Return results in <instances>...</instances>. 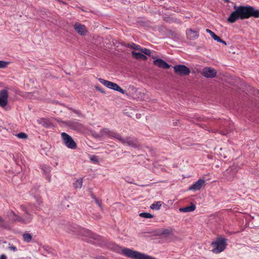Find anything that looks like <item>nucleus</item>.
I'll return each mask as SVG.
<instances>
[{"label":"nucleus","instance_id":"nucleus-1","mask_svg":"<svg viewBox=\"0 0 259 259\" xmlns=\"http://www.w3.org/2000/svg\"><path fill=\"white\" fill-rule=\"evenodd\" d=\"M235 9L227 18L229 23H234L237 20H244L251 17L255 18H259V10L255 9L253 7L250 6H237L235 5L233 7Z\"/></svg>","mask_w":259,"mask_h":259},{"label":"nucleus","instance_id":"nucleus-2","mask_svg":"<svg viewBox=\"0 0 259 259\" xmlns=\"http://www.w3.org/2000/svg\"><path fill=\"white\" fill-rule=\"evenodd\" d=\"M80 235L92 238L97 241V244L100 246H104L106 243V241L103 238L98 235L94 234L90 230L84 228L81 229L79 232Z\"/></svg>","mask_w":259,"mask_h":259},{"label":"nucleus","instance_id":"nucleus-3","mask_svg":"<svg viewBox=\"0 0 259 259\" xmlns=\"http://www.w3.org/2000/svg\"><path fill=\"white\" fill-rule=\"evenodd\" d=\"M211 245L213 247L212 251L215 253H219L224 251L227 245V239L223 237H218L212 241Z\"/></svg>","mask_w":259,"mask_h":259},{"label":"nucleus","instance_id":"nucleus-4","mask_svg":"<svg viewBox=\"0 0 259 259\" xmlns=\"http://www.w3.org/2000/svg\"><path fill=\"white\" fill-rule=\"evenodd\" d=\"M98 80L101 83H102L104 85L106 86L108 88H109L110 89L116 91H118L122 94H126L127 95L126 91L123 90L122 89H121L116 83L106 80L101 78H99L98 79Z\"/></svg>","mask_w":259,"mask_h":259},{"label":"nucleus","instance_id":"nucleus-5","mask_svg":"<svg viewBox=\"0 0 259 259\" xmlns=\"http://www.w3.org/2000/svg\"><path fill=\"white\" fill-rule=\"evenodd\" d=\"M61 137L64 144L68 148L75 149L77 148L76 143L70 136L63 132L61 134Z\"/></svg>","mask_w":259,"mask_h":259},{"label":"nucleus","instance_id":"nucleus-6","mask_svg":"<svg viewBox=\"0 0 259 259\" xmlns=\"http://www.w3.org/2000/svg\"><path fill=\"white\" fill-rule=\"evenodd\" d=\"M173 68L175 73L179 76H187L190 73V69L185 65H176Z\"/></svg>","mask_w":259,"mask_h":259},{"label":"nucleus","instance_id":"nucleus-7","mask_svg":"<svg viewBox=\"0 0 259 259\" xmlns=\"http://www.w3.org/2000/svg\"><path fill=\"white\" fill-rule=\"evenodd\" d=\"M118 140H119L123 144H126L128 146H131L133 148H138L140 146L136 139L130 137L123 139L119 135V137H118Z\"/></svg>","mask_w":259,"mask_h":259},{"label":"nucleus","instance_id":"nucleus-8","mask_svg":"<svg viewBox=\"0 0 259 259\" xmlns=\"http://www.w3.org/2000/svg\"><path fill=\"white\" fill-rule=\"evenodd\" d=\"M61 122L66 126L74 131H79L82 127L81 123L75 120L62 121Z\"/></svg>","mask_w":259,"mask_h":259},{"label":"nucleus","instance_id":"nucleus-9","mask_svg":"<svg viewBox=\"0 0 259 259\" xmlns=\"http://www.w3.org/2000/svg\"><path fill=\"white\" fill-rule=\"evenodd\" d=\"M13 216L11 218V221L13 222H19L22 224H26L29 223L32 220L33 216L30 215L25 218H22L17 215L13 211H11Z\"/></svg>","mask_w":259,"mask_h":259},{"label":"nucleus","instance_id":"nucleus-10","mask_svg":"<svg viewBox=\"0 0 259 259\" xmlns=\"http://www.w3.org/2000/svg\"><path fill=\"white\" fill-rule=\"evenodd\" d=\"M237 170L236 166L230 167L224 172V177L228 181H232L235 177Z\"/></svg>","mask_w":259,"mask_h":259},{"label":"nucleus","instance_id":"nucleus-11","mask_svg":"<svg viewBox=\"0 0 259 259\" xmlns=\"http://www.w3.org/2000/svg\"><path fill=\"white\" fill-rule=\"evenodd\" d=\"M201 75L206 78H213L217 75V71L210 67H205L201 73Z\"/></svg>","mask_w":259,"mask_h":259},{"label":"nucleus","instance_id":"nucleus-12","mask_svg":"<svg viewBox=\"0 0 259 259\" xmlns=\"http://www.w3.org/2000/svg\"><path fill=\"white\" fill-rule=\"evenodd\" d=\"M73 27L75 31L81 36H85L88 32L85 26L79 22H75Z\"/></svg>","mask_w":259,"mask_h":259},{"label":"nucleus","instance_id":"nucleus-13","mask_svg":"<svg viewBox=\"0 0 259 259\" xmlns=\"http://www.w3.org/2000/svg\"><path fill=\"white\" fill-rule=\"evenodd\" d=\"M8 92L3 89L0 91V106L5 107L8 104Z\"/></svg>","mask_w":259,"mask_h":259},{"label":"nucleus","instance_id":"nucleus-14","mask_svg":"<svg viewBox=\"0 0 259 259\" xmlns=\"http://www.w3.org/2000/svg\"><path fill=\"white\" fill-rule=\"evenodd\" d=\"M205 185V181L203 179H199L197 182L189 187L188 190L192 191L199 190Z\"/></svg>","mask_w":259,"mask_h":259},{"label":"nucleus","instance_id":"nucleus-15","mask_svg":"<svg viewBox=\"0 0 259 259\" xmlns=\"http://www.w3.org/2000/svg\"><path fill=\"white\" fill-rule=\"evenodd\" d=\"M153 64L162 69H168L171 65L168 64L166 61L160 58H158L153 61Z\"/></svg>","mask_w":259,"mask_h":259},{"label":"nucleus","instance_id":"nucleus-16","mask_svg":"<svg viewBox=\"0 0 259 259\" xmlns=\"http://www.w3.org/2000/svg\"><path fill=\"white\" fill-rule=\"evenodd\" d=\"M101 134H102V137L104 136H108L110 137H113L115 139H118V137H119V134L117 133L114 132L113 131L109 130L108 128H104L101 130Z\"/></svg>","mask_w":259,"mask_h":259},{"label":"nucleus","instance_id":"nucleus-17","mask_svg":"<svg viewBox=\"0 0 259 259\" xmlns=\"http://www.w3.org/2000/svg\"><path fill=\"white\" fill-rule=\"evenodd\" d=\"M187 38L190 40H195L199 37L198 31L193 30L192 29H188L186 31Z\"/></svg>","mask_w":259,"mask_h":259},{"label":"nucleus","instance_id":"nucleus-18","mask_svg":"<svg viewBox=\"0 0 259 259\" xmlns=\"http://www.w3.org/2000/svg\"><path fill=\"white\" fill-rule=\"evenodd\" d=\"M195 209H196V206H195V204H194L193 203H191V205L189 206H187L185 207L180 208L179 210L181 212H187L193 211L195 210Z\"/></svg>","mask_w":259,"mask_h":259},{"label":"nucleus","instance_id":"nucleus-19","mask_svg":"<svg viewBox=\"0 0 259 259\" xmlns=\"http://www.w3.org/2000/svg\"><path fill=\"white\" fill-rule=\"evenodd\" d=\"M132 54L133 57H134L135 59H140L142 60H146L147 59V56L141 53H138L135 51H133L132 52Z\"/></svg>","mask_w":259,"mask_h":259},{"label":"nucleus","instance_id":"nucleus-20","mask_svg":"<svg viewBox=\"0 0 259 259\" xmlns=\"http://www.w3.org/2000/svg\"><path fill=\"white\" fill-rule=\"evenodd\" d=\"M39 123H40L43 127L47 128L51 127L53 126L52 122L45 118H41L39 121Z\"/></svg>","mask_w":259,"mask_h":259},{"label":"nucleus","instance_id":"nucleus-21","mask_svg":"<svg viewBox=\"0 0 259 259\" xmlns=\"http://www.w3.org/2000/svg\"><path fill=\"white\" fill-rule=\"evenodd\" d=\"M172 232V229L171 228L164 229L161 231L160 234L164 236H167L170 235Z\"/></svg>","mask_w":259,"mask_h":259},{"label":"nucleus","instance_id":"nucleus-22","mask_svg":"<svg viewBox=\"0 0 259 259\" xmlns=\"http://www.w3.org/2000/svg\"><path fill=\"white\" fill-rule=\"evenodd\" d=\"M40 167L45 174H49L50 173L51 170V167L50 166L43 164L40 165Z\"/></svg>","mask_w":259,"mask_h":259},{"label":"nucleus","instance_id":"nucleus-23","mask_svg":"<svg viewBox=\"0 0 259 259\" xmlns=\"http://www.w3.org/2000/svg\"><path fill=\"white\" fill-rule=\"evenodd\" d=\"M23 240L27 243L30 242L32 237V235L29 233H24L23 235Z\"/></svg>","mask_w":259,"mask_h":259},{"label":"nucleus","instance_id":"nucleus-24","mask_svg":"<svg viewBox=\"0 0 259 259\" xmlns=\"http://www.w3.org/2000/svg\"><path fill=\"white\" fill-rule=\"evenodd\" d=\"M82 185V179H77L75 183H73V186L75 189L80 188Z\"/></svg>","mask_w":259,"mask_h":259},{"label":"nucleus","instance_id":"nucleus-25","mask_svg":"<svg viewBox=\"0 0 259 259\" xmlns=\"http://www.w3.org/2000/svg\"><path fill=\"white\" fill-rule=\"evenodd\" d=\"M161 203L160 201H157L156 203H153L150 206V208L152 209L158 210L160 208Z\"/></svg>","mask_w":259,"mask_h":259},{"label":"nucleus","instance_id":"nucleus-26","mask_svg":"<svg viewBox=\"0 0 259 259\" xmlns=\"http://www.w3.org/2000/svg\"><path fill=\"white\" fill-rule=\"evenodd\" d=\"M139 215L142 218H146V219H150V218H153L154 217V215H152V214H151L150 213L146 212L140 213Z\"/></svg>","mask_w":259,"mask_h":259},{"label":"nucleus","instance_id":"nucleus-27","mask_svg":"<svg viewBox=\"0 0 259 259\" xmlns=\"http://www.w3.org/2000/svg\"><path fill=\"white\" fill-rule=\"evenodd\" d=\"M140 51L146 55H148L149 56H151V51L149 49L141 48V49H140Z\"/></svg>","mask_w":259,"mask_h":259},{"label":"nucleus","instance_id":"nucleus-28","mask_svg":"<svg viewBox=\"0 0 259 259\" xmlns=\"http://www.w3.org/2000/svg\"><path fill=\"white\" fill-rule=\"evenodd\" d=\"M16 136L19 138L22 139H26L28 138V135L25 133H20L16 135Z\"/></svg>","mask_w":259,"mask_h":259},{"label":"nucleus","instance_id":"nucleus-29","mask_svg":"<svg viewBox=\"0 0 259 259\" xmlns=\"http://www.w3.org/2000/svg\"><path fill=\"white\" fill-rule=\"evenodd\" d=\"M9 64V62L0 60V68H5Z\"/></svg>","mask_w":259,"mask_h":259},{"label":"nucleus","instance_id":"nucleus-30","mask_svg":"<svg viewBox=\"0 0 259 259\" xmlns=\"http://www.w3.org/2000/svg\"><path fill=\"white\" fill-rule=\"evenodd\" d=\"M21 209L25 212L26 214L28 215V217H29L30 215H32L31 214H30L27 210L26 207L24 205H21Z\"/></svg>","mask_w":259,"mask_h":259},{"label":"nucleus","instance_id":"nucleus-31","mask_svg":"<svg viewBox=\"0 0 259 259\" xmlns=\"http://www.w3.org/2000/svg\"><path fill=\"white\" fill-rule=\"evenodd\" d=\"M130 47L134 49L135 50H140L141 49V47L139 45H137L134 43H132V45H130Z\"/></svg>","mask_w":259,"mask_h":259},{"label":"nucleus","instance_id":"nucleus-32","mask_svg":"<svg viewBox=\"0 0 259 259\" xmlns=\"http://www.w3.org/2000/svg\"><path fill=\"white\" fill-rule=\"evenodd\" d=\"M95 203L102 209V201L98 200V198H96L94 200Z\"/></svg>","mask_w":259,"mask_h":259},{"label":"nucleus","instance_id":"nucleus-33","mask_svg":"<svg viewBox=\"0 0 259 259\" xmlns=\"http://www.w3.org/2000/svg\"><path fill=\"white\" fill-rule=\"evenodd\" d=\"M95 87L97 90L100 91L101 93H104V94L105 93V92L104 90V89L103 88H101L100 87L96 85Z\"/></svg>","mask_w":259,"mask_h":259},{"label":"nucleus","instance_id":"nucleus-34","mask_svg":"<svg viewBox=\"0 0 259 259\" xmlns=\"http://www.w3.org/2000/svg\"><path fill=\"white\" fill-rule=\"evenodd\" d=\"M212 37L213 38V39L214 40H216L218 42H219L220 41H221V38H220V37H219V36L215 34H214V35Z\"/></svg>","mask_w":259,"mask_h":259},{"label":"nucleus","instance_id":"nucleus-35","mask_svg":"<svg viewBox=\"0 0 259 259\" xmlns=\"http://www.w3.org/2000/svg\"><path fill=\"white\" fill-rule=\"evenodd\" d=\"M91 160L92 161H93L94 163H98V158H97V156H92L91 158Z\"/></svg>","mask_w":259,"mask_h":259},{"label":"nucleus","instance_id":"nucleus-36","mask_svg":"<svg viewBox=\"0 0 259 259\" xmlns=\"http://www.w3.org/2000/svg\"><path fill=\"white\" fill-rule=\"evenodd\" d=\"M89 192H90V194L92 197V198L95 200L96 198V197L95 196V195L93 194V191H92V189H89Z\"/></svg>","mask_w":259,"mask_h":259},{"label":"nucleus","instance_id":"nucleus-37","mask_svg":"<svg viewBox=\"0 0 259 259\" xmlns=\"http://www.w3.org/2000/svg\"><path fill=\"white\" fill-rule=\"evenodd\" d=\"M206 31L208 33L211 37H212L215 33L209 29H206Z\"/></svg>","mask_w":259,"mask_h":259},{"label":"nucleus","instance_id":"nucleus-38","mask_svg":"<svg viewBox=\"0 0 259 259\" xmlns=\"http://www.w3.org/2000/svg\"><path fill=\"white\" fill-rule=\"evenodd\" d=\"M92 134H93V136L95 138L102 137V134H101V132H100L99 134L93 133Z\"/></svg>","mask_w":259,"mask_h":259},{"label":"nucleus","instance_id":"nucleus-39","mask_svg":"<svg viewBox=\"0 0 259 259\" xmlns=\"http://www.w3.org/2000/svg\"><path fill=\"white\" fill-rule=\"evenodd\" d=\"M9 248L11 250H13L14 251H17V249L16 248V247H15V246H13V245H11L9 247Z\"/></svg>","mask_w":259,"mask_h":259},{"label":"nucleus","instance_id":"nucleus-40","mask_svg":"<svg viewBox=\"0 0 259 259\" xmlns=\"http://www.w3.org/2000/svg\"><path fill=\"white\" fill-rule=\"evenodd\" d=\"M121 46H125V47H128V48H130V44H126L125 42L123 41L121 43Z\"/></svg>","mask_w":259,"mask_h":259},{"label":"nucleus","instance_id":"nucleus-41","mask_svg":"<svg viewBox=\"0 0 259 259\" xmlns=\"http://www.w3.org/2000/svg\"><path fill=\"white\" fill-rule=\"evenodd\" d=\"M96 259H106L104 256L100 255L95 257Z\"/></svg>","mask_w":259,"mask_h":259},{"label":"nucleus","instance_id":"nucleus-42","mask_svg":"<svg viewBox=\"0 0 259 259\" xmlns=\"http://www.w3.org/2000/svg\"><path fill=\"white\" fill-rule=\"evenodd\" d=\"M47 177H46V178L48 180V182H51V176L49 175V174H47Z\"/></svg>","mask_w":259,"mask_h":259},{"label":"nucleus","instance_id":"nucleus-43","mask_svg":"<svg viewBox=\"0 0 259 259\" xmlns=\"http://www.w3.org/2000/svg\"><path fill=\"white\" fill-rule=\"evenodd\" d=\"M7 256L5 254H3L1 255L0 259H7Z\"/></svg>","mask_w":259,"mask_h":259},{"label":"nucleus","instance_id":"nucleus-44","mask_svg":"<svg viewBox=\"0 0 259 259\" xmlns=\"http://www.w3.org/2000/svg\"><path fill=\"white\" fill-rule=\"evenodd\" d=\"M219 42H221L225 46L227 45V42L223 40L222 39H221V41H220Z\"/></svg>","mask_w":259,"mask_h":259},{"label":"nucleus","instance_id":"nucleus-45","mask_svg":"<svg viewBox=\"0 0 259 259\" xmlns=\"http://www.w3.org/2000/svg\"><path fill=\"white\" fill-rule=\"evenodd\" d=\"M197 120L198 121H201V120H203V119L201 117H199V118H197Z\"/></svg>","mask_w":259,"mask_h":259},{"label":"nucleus","instance_id":"nucleus-46","mask_svg":"<svg viewBox=\"0 0 259 259\" xmlns=\"http://www.w3.org/2000/svg\"><path fill=\"white\" fill-rule=\"evenodd\" d=\"M72 111H73L74 113H75V114H78V111H77V110H72Z\"/></svg>","mask_w":259,"mask_h":259},{"label":"nucleus","instance_id":"nucleus-47","mask_svg":"<svg viewBox=\"0 0 259 259\" xmlns=\"http://www.w3.org/2000/svg\"><path fill=\"white\" fill-rule=\"evenodd\" d=\"M3 222H4V220H3V218L0 216V223Z\"/></svg>","mask_w":259,"mask_h":259},{"label":"nucleus","instance_id":"nucleus-48","mask_svg":"<svg viewBox=\"0 0 259 259\" xmlns=\"http://www.w3.org/2000/svg\"><path fill=\"white\" fill-rule=\"evenodd\" d=\"M225 2H226V3H229L230 2V0H223Z\"/></svg>","mask_w":259,"mask_h":259},{"label":"nucleus","instance_id":"nucleus-49","mask_svg":"<svg viewBox=\"0 0 259 259\" xmlns=\"http://www.w3.org/2000/svg\"><path fill=\"white\" fill-rule=\"evenodd\" d=\"M255 92L257 94H259V91L258 90H255Z\"/></svg>","mask_w":259,"mask_h":259},{"label":"nucleus","instance_id":"nucleus-50","mask_svg":"<svg viewBox=\"0 0 259 259\" xmlns=\"http://www.w3.org/2000/svg\"><path fill=\"white\" fill-rule=\"evenodd\" d=\"M58 1L59 2V0H58ZM60 2H62L63 4H65V5H66V3L65 2H61V1H60Z\"/></svg>","mask_w":259,"mask_h":259},{"label":"nucleus","instance_id":"nucleus-51","mask_svg":"<svg viewBox=\"0 0 259 259\" xmlns=\"http://www.w3.org/2000/svg\"><path fill=\"white\" fill-rule=\"evenodd\" d=\"M72 231L74 232H77V231L75 230H72Z\"/></svg>","mask_w":259,"mask_h":259},{"label":"nucleus","instance_id":"nucleus-52","mask_svg":"<svg viewBox=\"0 0 259 259\" xmlns=\"http://www.w3.org/2000/svg\"><path fill=\"white\" fill-rule=\"evenodd\" d=\"M221 134L223 135H225V133H222Z\"/></svg>","mask_w":259,"mask_h":259},{"label":"nucleus","instance_id":"nucleus-53","mask_svg":"<svg viewBox=\"0 0 259 259\" xmlns=\"http://www.w3.org/2000/svg\"><path fill=\"white\" fill-rule=\"evenodd\" d=\"M152 58L153 59H154V58H155V57L152 56Z\"/></svg>","mask_w":259,"mask_h":259}]
</instances>
